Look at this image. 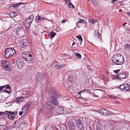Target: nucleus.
Returning a JSON list of instances; mask_svg holds the SVG:
<instances>
[{
    "mask_svg": "<svg viewBox=\"0 0 130 130\" xmlns=\"http://www.w3.org/2000/svg\"><path fill=\"white\" fill-rule=\"evenodd\" d=\"M23 32L22 29L20 27H18L16 29V33L18 36L23 34Z\"/></svg>",
    "mask_w": 130,
    "mask_h": 130,
    "instance_id": "a211bd4d",
    "label": "nucleus"
},
{
    "mask_svg": "<svg viewBox=\"0 0 130 130\" xmlns=\"http://www.w3.org/2000/svg\"><path fill=\"white\" fill-rule=\"evenodd\" d=\"M119 80H122V79L126 78V75L125 73L123 72L118 74Z\"/></svg>",
    "mask_w": 130,
    "mask_h": 130,
    "instance_id": "4468645a",
    "label": "nucleus"
},
{
    "mask_svg": "<svg viewBox=\"0 0 130 130\" xmlns=\"http://www.w3.org/2000/svg\"><path fill=\"white\" fill-rule=\"evenodd\" d=\"M12 63L14 64V59H13V60L12 61Z\"/></svg>",
    "mask_w": 130,
    "mask_h": 130,
    "instance_id": "5fc2aeb1",
    "label": "nucleus"
},
{
    "mask_svg": "<svg viewBox=\"0 0 130 130\" xmlns=\"http://www.w3.org/2000/svg\"><path fill=\"white\" fill-rule=\"evenodd\" d=\"M113 79H117L118 80H119V79H118V78H119L118 74L114 75L113 76Z\"/></svg>",
    "mask_w": 130,
    "mask_h": 130,
    "instance_id": "cd10ccee",
    "label": "nucleus"
},
{
    "mask_svg": "<svg viewBox=\"0 0 130 130\" xmlns=\"http://www.w3.org/2000/svg\"><path fill=\"white\" fill-rule=\"evenodd\" d=\"M22 57L27 61H32L34 59L33 55L29 52H24L22 54Z\"/></svg>",
    "mask_w": 130,
    "mask_h": 130,
    "instance_id": "7ed1b4c3",
    "label": "nucleus"
},
{
    "mask_svg": "<svg viewBox=\"0 0 130 130\" xmlns=\"http://www.w3.org/2000/svg\"><path fill=\"white\" fill-rule=\"evenodd\" d=\"M7 116H8V118L10 120H12L15 118V115H13L9 114H8V112L7 113Z\"/></svg>",
    "mask_w": 130,
    "mask_h": 130,
    "instance_id": "412c9836",
    "label": "nucleus"
},
{
    "mask_svg": "<svg viewBox=\"0 0 130 130\" xmlns=\"http://www.w3.org/2000/svg\"><path fill=\"white\" fill-rule=\"evenodd\" d=\"M117 1V0H113L111 1V3H114L115 2Z\"/></svg>",
    "mask_w": 130,
    "mask_h": 130,
    "instance_id": "09e8293b",
    "label": "nucleus"
},
{
    "mask_svg": "<svg viewBox=\"0 0 130 130\" xmlns=\"http://www.w3.org/2000/svg\"><path fill=\"white\" fill-rule=\"evenodd\" d=\"M51 34H52V32H50V33H48V36L50 37L51 38Z\"/></svg>",
    "mask_w": 130,
    "mask_h": 130,
    "instance_id": "a18cd8bd",
    "label": "nucleus"
},
{
    "mask_svg": "<svg viewBox=\"0 0 130 130\" xmlns=\"http://www.w3.org/2000/svg\"><path fill=\"white\" fill-rule=\"evenodd\" d=\"M6 49H13V48H7Z\"/></svg>",
    "mask_w": 130,
    "mask_h": 130,
    "instance_id": "13d9d810",
    "label": "nucleus"
},
{
    "mask_svg": "<svg viewBox=\"0 0 130 130\" xmlns=\"http://www.w3.org/2000/svg\"><path fill=\"white\" fill-rule=\"evenodd\" d=\"M22 4L21 3H18L17 4H13L10 7H12L13 8H16L18 7L20 5H21Z\"/></svg>",
    "mask_w": 130,
    "mask_h": 130,
    "instance_id": "b1692460",
    "label": "nucleus"
},
{
    "mask_svg": "<svg viewBox=\"0 0 130 130\" xmlns=\"http://www.w3.org/2000/svg\"><path fill=\"white\" fill-rule=\"evenodd\" d=\"M66 22V20L63 19L62 21V22L61 23H64Z\"/></svg>",
    "mask_w": 130,
    "mask_h": 130,
    "instance_id": "49530a36",
    "label": "nucleus"
},
{
    "mask_svg": "<svg viewBox=\"0 0 130 130\" xmlns=\"http://www.w3.org/2000/svg\"><path fill=\"white\" fill-rule=\"evenodd\" d=\"M56 35V34L55 32H52L51 36V39H52V38H54L55 36Z\"/></svg>",
    "mask_w": 130,
    "mask_h": 130,
    "instance_id": "72a5a7b5",
    "label": "nucleus"
},
{
    "mask_svg": "<svg viewBox=\"0 0 130 130\" xmlns=\"http://www.w3.org/2000/svg\"><path fill=\"white\" fill-rule=\"evenodd\" d=\"M19 123L18 121H17L15 123H14V124H15V125H17L16 126H14V127L16 128H17L18 127H19L21 126V124L20 125H18V124Z\"/></svg>",
    "mask_w": 130,
    "mask_h": 130,
    "instance_id": "f704fd0d",
    "label": "nucleus"
},
{
    "mask_svg": "<svg viewBox=\"0 0 130 130\" xmlns=\"http://www.w3.org/2000/svg\"><path fill=\"white\" fill-rule=\"evenodd\" d=\"M22 114H23V112H22V111H20L19 112V115H22Z\"/></svg>",
    "mask_w": 130,
    "mask_h": 130,
    "instance_id": "8fccbe9b",
    "label": "nucleus"
},
{
    "mask_svg": "<svg viewBox=\"0 0 130 130\" xmlns=\"http://www.w3.org/2000/svg\"><path fill=\"white\" fill-rule=\"evenodd\" d=\"M128 52H130V49H129V50H128Z\"/></svg>",
    "mask_w": 130,
    "mask_h": 130,
    "instance_id": "052dcab7",
    "label": "nucleus"
},
{
    "mask_svg": "<svg viewBox=\"0 0 130 130\" xmlns=\"http://www.w3.org/2000/svg\"><path fill=\"white\" fill-rule=\"evenodd\" d=\"M77 37L78 39L80 40L81 42L83 40V38L80 35H78Z\"/></svg>",
    "mask_w": 130,
    "mask_h": 130,
    "instance_id": "4c0bfd02",
    "label": "nucleus"
},
{
    "mask_svg": "<svg viewBox=\"0 0 130 130\" xmlns=\"http://www.w3.org/2000/svg\"><path fill=\"white\" fill-rule=\"evenodd\" d=\"M121 4V5H123V4Z\"/></svg>",
    "mask_w": 130,
    "mask_h": 130,
    "instance_id": "338daca9",
    "label": "nucleus"
},
{
    "mask_svg": "<svg viewBox=\"0 0 130 130\" xmlns=\"http://www.w3.org/2000/svg\"><path fill=\"white\" fill-rule=\"evenodd\" d=\"M68 125L69 128L71 130H74L75 128V124L72 121H69L68 123Z\"/></svg>",
    "mask_w": 130,
    "mask_h": 130,
    "instance_id": "2eb2a0df",
    "label": "nucleus"
},
{
    "mask_svg": "<svg viewBox=\"0 0 130 130\" xmlns=\"http://www.w3.org/2000/svg\"><path fill=\"white\" fill-rule=\"evenodd\" d=\"M15 63H17L18 68L20 69L23 68V67L24 65L23 61L18 58H16Z\"/></svg>",
    "mask_w": 130,
    "mask_h": 130,
    "instance_id": "6e6552de",
    "label": "nucleus"
},
{
    "mask_svg": "<svg viewBox=\"0 0 130 130\" xmlns=\"http://www.w3.org/2000/svg\"><path fill=\"white\" fill-rule=\"evenodd\" d=\"M9 62L5 60H3L1 62V64L4 69L7 71H9L11 69L9 64Z\"/></svg>",
    "mask_w": 130,
    "mask_h": 130,
    "instance_id": "0eeeda50",
    "label": "nucleus"
},
{
    "mask_svg": "<svg viewBox=\"0 0 130 130\" xmlns=\"http://www.w3.org/2000/svg\"><path fill=\"white\" fill-rule=\"evenodd\" d=\"M129 30L130 31V29H129Z\"/></svg>",
    "mask_w": 130,
    "mask_h": 130,
    "instance_id": "0e129e2a",
    "label": "nucleus"
},
{
    "mask_svg": "<svg viewBox=\"0 0 130 130\" xmlns=\"http://www.w3.org/2000/svg\"><path fill=\"white\" fill-rule=\"evenodd\" d=\"M99 112L101 115L106 116L107 110L105 109L102 108L99 110Z\"/></svg>",
    "mask_w": 130,
    "mask_h": 130,
    "instance_id": "6ab92c4d",
    "label": "nucleus"
},
{
    "mask_svg": "<svg viewBox=\"0 0 130 130\" xmlns=\"http://www.w3.org/2000/svg\"><path fill=\"white\" fill-rule=\"evenodd\" d=\"M126 13L127 14L128 16L130 17V12H127Z\"/></svg>",
    "mask_w": 130,
    "mask_h": 130,
    "instance_id": "603ef678",
    "label": "nucleus"
},
{
    "mask_svg": "<svg viewBox=\"0 0 130 130\" xmlns=\"http://www.w3.org/2000/svg\"><path fill=\"white\" fill-rule=\"evenodd\" d=\"M80 92L81 93L84 92L85 93H87L88 92H89L90 91V90H89L88 89H85L80 91Z\"/></svg>",
    "mask_w": 130,
    "mask_h": 130,
    "instance_id": "c85d7f7f",
    "label": "nucleus"
},
{
    "mask_svg": "<svg viewBox=\"0 0 130 130\" xmlns=\"http://www.w3.org/2000/svg\"><path fill=\"white\" fill-rule=\"evenodd\" d=\"M40 16H37L35 18V20L37 21L40 20Z\"/></svg>",
    "mask_w": 130,
    "mask_h": 130,
    "instance_id": "58836bf2",
    "label": "nucleus"
},
{
    "mask_svg": "<svg viewBox=\"0 0 130 130\" xmlns=\"http://www.w3.org/2000/svg\"><path fill=\"white\" fill-rule=\"evenodd\" d=\"M15 52V49H6L5 51V56L6 58L11 57Z\"/></svg>",
    "mask_w": 130,
    "mask_h": 130,
    "instance_id": "20e7f679",
    "label": "nucleus"
},
{
    "mask_svg": "<svg viewBox=\"0 0 130 130\" xmlns=\"http://www.w3.org/2000/svg\"><path fill=\"white\" fill-rule=\"evenodd\" d=\"M38 74H37L36 75L35 78L37 81L41 82L44 79V75L43 74H40L39 73H38Z\"/></svg>",
    "mask_w": 130,
    "mask_h": 130,
    "instance_id": "9d476101",
    "label": "nucleus"
},
{
    "mask_svg": "<svg viewBox=\"0 0 130 130\" xmlns=\"http://www.w3.org/2000/svg\"><path fill=\"white\" fill-rule=\"evenodd\" d=\"M126 24V23H124L122 25L123 27H125Z\"/></svg>",
    "mask_w": 130,
    "mask_h": 130,
    "instance_id": "3c124183",
    "label": "nucleus"
},
{
    "mask_svg": "<svg viewBox=\"0 0 130 130\" xmlns=\"http://www.w3.org/2000/svg\"><path fill=\"white\" fill-rule=\"evenodd\" d=\"M113 113L112 112L109 110H107L106 116L108 115H113Z\"/></svg>",
    "mask_w": 130,
    "mask_h": 130,
    "instance_id": "7c9ffc66",
    "label": "nucleus"
},
{
    "mask_svg": "<svg viewBox=\"0 0 130 130\" xmlns=\"http://www.w3.org/2000/svg\"><path fill=\"white\" fill-rule=\"evenodd\" d=\"M129 48H130V44H126L124 47V49H129Z\"/></svg>",
    "mask_w": 130,
    "mask_h": 130,
    "instance_id": "2f4dec72",
    "label": "nucleus"
},
{
    "mask_svg": "<svg viewBox=\"0 0 130 130\" xmlns=\"http://www.w3.org/2000/svg\"><path fill=\"white\" fill-rule=\"evenodd\" d=\"M42 109H40V111H39V112H41L42 111Z\"/></svg>",
    "mask_w": 130,
    "mask_h": 130,
    "instance_id": "bf43d9fd",
    "label": "nucleus"
},
{
    "mask_svg": "<svg viewBox=\"0 0 130 130\" xmlns=\"http://www.w3.org/2000/svg\"><path fill=\"white\" fill-rule=\"evenodd\" d=\"M120 70L119 69L117 70H115L113 71L114 72L116 73L117 74L119 73Z\"/></svg>",
    "mask_w": 130,
    "mask_h": 130,
    "instance_id": "79ce46f5",
    "label": "nucleus"
},
{
    "mask_svg": "<svg viewBox=\"0 0 130 130\" xmlns=\"http://www.w3.org/2000/svg\"><path fill=\"white\" fill-rule=\"evenodd\" d=\"M65 66V64H61L58 63V64H55L54 66V68L55 69L60 70L62 68H63Z\"/></svg>",
    "mask_w": 130,
    "mask_h": 130,
    "instance_id": "ddd939ff",
    "label": "nucleus"
},
{
    "mask_svg": "<svg viewBox=\"0 0 130 130\" xmlns=\"http://www.w3.org/2000/svg\"><path fill=\"white\" fill-rule=\"evenodd\" d=\"M11 114V115H15H15H16V113H15V112H11L10 111H9L8 112V114Z\"/></svg>",
    "mask_w": 130,
    "mask_h": 130,
    "instance_id": "473e14b6",
    "label": "nucleus"
},
{
    "mask_svg": "<svg viewBox=\"0 0 130 130\" xmlns=\"http://www.w3.org/2000/svg\"><path fill=\"white\" fill-rule=\"evenodd\" d=\"M48 96L50 100L47 101L45 105V109L48 110L52 109L55 106H57L59 104L57 98L58 92L53 88L50 87L48 89Z\"/></svg>",
    "mask_w": 130,
    "mask_h": 130,
    "instance_id": "f257e3e1",
    "label": "nucleus"
},
{
    "mask_svg": "<svg viewBox=\"0 0 130 130\" xmlns=\"http://www.w3.org/2000/svg\"><path fill=\"white\" fill-rule=\"evenodd\" d=\"M85 20L80 19V20L77 22L76 23V25L77 27H78V23H85Z\"/></svg>",
    "mask_w": 130,
    "mask_h": 130,
    "instance_id": "a878e982",
    "label": "nucleus"
},
{
    "mask_svg": "<svg viewBox=\"0 0 130 130\" xmlns=\"http://www.w3.org/2000/svg\"><path fill=\"white\" fill-rule=\"evenodd\" d=\"M32 103L29 102L27 103L22 108V110L23 111L26 112L28 110V108L30 106Z\"/></svg>",
    "mask_w": 130,
    "mask_h": 130,
    "instance_id": "f8f14e48",
    "label": "nucleus"
},
{
    "mask_svg": "<svg viewBox=\"0 0 130 130\" xmlns=\"http://www.w3.org/2000/svg\"><path fill=\"white\" fill-rule=\"evenodd\" d=\"M88 1H89V0H88Z\"/></svg>",
    "mask_w": 130,
    "mask_h": 130,
    "instance_id": "774afa93",
    "label": "nucleus"
},
{
    "mask_svg": "<svg viewBox=\"0 0 130 130\" xmlns=\"http://www.w3.org/2000/svg\"><path fill=\"white\" fill-rule=\"evenodd\" d=\"M6 86L5 89L4 90L2 91V92L4 91V92L9 94L11 92V88L9 85H7Z\"/></svg>",
    "mask_w": 130,
    "mask_h": 130,
    "instance_id": "f3484780",
    "label": "nucleus"
},
{
    "mask_svg": "<svg viewBox=\"0 0 130 130\" xmlns=\"http://www.w3.org/2000/svg\"><path fill=\"white\" fill-rule=\"evenodd\" d=\"M119 88L120 90L125 92L128 91L130 89V85L129 84H124L120 85Z\"/></svg>",
    "mask_w": 130,
    "mask_h": 130,
    "instance_id": "423d86ee",
    "label": "nucleus"
},
{
    "mask_svg": "<svg viewBox=\"0 0 130 130\" xmlns=\"http://www.w3.org/2000/svg\"><path fill=\"white\" fill-rule=\"evenodd\" d=\"M34 19L33 15H31L27 18L25 21L24 25L27 28H29L31 22Z\"/></svg>",
    "mask_w": 130,
    "mask_h": 130,
    "instance_id": "39448f33",
    "label": "nucleus"
},
{
    "mask_svg": "<svg viewBox=\"0 0 130 130\" xmlns=\"http://www.w3.org/2000/svg\"><path fill=\"white\" fill-rule=\"evenodd\" d=\"M121 4V5H123V4Z\"/></svg>",
    "mask_w": 130,
    "mask_h": 130,
    "instance_id": "69168bd1",
    "label": "nucleus"
},
{
    "mask_svg": "<svg viewBox=\"0 0 130 130\" xmlns=\"http://www.w3.org/2000/svg\"><path fill=\"white\" fill-rule=\"evenodd\" d=\"M22 97L21 96L20 97H18L16 99V100L17 101V103H19L20 102V100L21 99H22Z\"/></svg>",
    "mask_w": 130,
    "mask_h": 130,
    "instance_id": "e433bc0d",
    "label": "nucleus"
},
{
    "mask_svg": "<svg viewBox=\"0 0 130 130\" xmlns=\"http://www.w3.org/2000/svg\"><path fill=\"white\" fill-rule=\"evenodd\" d=\"M8 127L5 125H0V130H8Z\"/></svg>",
    "mask_w": 130,
    "mask_h": 130,
    "instance_id": "aec40b11",
    "label": "nucleus"
},
{
    "mask_svg": "<svg viewBox=\"0 0 130 130\" xmlns=\"http://www.w3.org/2000/svg\"><path fill=\"white\" fill-rule=\"evenodd\" d=\"M108 97H107L108 98H111L112 99H116L118 98L117 97L115 96L112 94L108 95Z\"/></svg>",
    "mask_w": 130,
    "mask_h": 130,
    "instance_id": "bb28decb",
    "label": "nucleus"
},
{
    "mask_svg": "<svg viewBox=\"0 0 130 130\" xmlns=\"http://www.w3.org/2000/svg\"><path fill=\"white\" fill-rule=\"evenodd\" d=\"M69 81L71 83H73L74 81V78L72 75H69L68 78Z\"/></svg>",
    "mask_w": 130,
    "mask_h": 130,
    "instance_id": "4be33fe9",
    "label": "nucleus"
},
{
    "mask_svg": "<svg viewBox=\"0 0 130 130\" xmlns=\"http://www.w3.org/2000/svg\"><path fill=\"white\" fill-rule=\"evenodd\" d=\"M75 123L77 126L81 130L84 129L83 123L80 119H77L75 120Z\"/></svg>",
    "mask_w": 130,
    "mask_h": 130,
    "instance_id": "1a4fd4ad",
    "label": "nucleus"
},
{
    "mask_svg": "<svg viewBox=\"0 0 130 130\" xmlns=\"http://www.w3.org/2000/svg\"><path fill=\"white\" fill-rule=\"evenodd\" d=\"M75 44V43L74 42H73V44H72V46H73Z\"/></svg>",
    "mask_w": 130,
    "mask_h": 130,
    "instance_id": "4d7b16f0",
    "label": "nucleus"
},
{
    "mask_svg": "<svg viewBox=\"0 0 130 130\" xmlns=\"http://www.w3.org/2000/svg\"><path fill=\"white\" fill-rule=\"evenodd\" d=\"M112 59L113 63L117 65L122 64L124 61L123 57L120 54H116L114 55Z\"/></svg>",
    "mask_w": 130,
    "mask_h": 130,
    "instance_id": "f03ea898",
    "label": "nucleus"
},
{
    "mask_svg": "<svg viewBox=\"0 0 130 130\" xmlns=\"http://www.w3.org/2000/svg\"><path fill=\"white\" fill-rule=\"evenodd\" d=\"M101 126V125L100 124H97L96 126V129L95 130H103Z\"/></svg>",
    "mask_w": 130,
    "mask_h": 130,
    "instance_id": "393cba45",
    "label": "nucleus"
},
{
    "mask_svg": "<svg viewBox=\"0 0 130 130\" xmlns=\"http://www.w3.org/2000/svg\"><path fill=\"white\" fill-rule=\"evenodd\" d=\"M8 111H7L5 112H0V115H6L7 116V113Z\"/></svg>",
    "mask_w": 130,
    "mask_h": 130,
    "instance_id": "c756f323",
    "label": "nucleus"
},
{
    "mask_svg": "<svg viewBox=\"0 0 130 130\" xmlns=\"http://www.w3.org/2000/svg\"><path fill=\"white\" fill-rule=\"evenodd\" d=\"M56 112L60 114H65L66 113V110L63 107H59L57 108Z\"/></svg>",
    "mask_w": 130,
    "mask_h": 130,
    "instance_id": "9b49d317",
    "label": "nucleus"
},
{
    "mask_svg": "<svg viewBox=\"0 0 130 130\" xmlns=\"http://www.w3.org/2000/svg\"><path fill=\"white\" fill-rule=\"evenodd\" d=\"M6 86H2L0 87V91H1L4 88H5Z\"/></svg>",
    "mask_w": 130,
    "mask_h": 130,
    "instance_id": "ea45409f",
    "label": "nucleus"
},
{
    "mask_svg": "<svg viewBox=\"0 0 130 130\" xmlns=\"http://www.w3.org/2000/svg\"><path fill=\"white\" fill-rule=\"evenodd\" d=\"M68 5L70 7H71L70 6H71L72 8H74V6L73 5L71 2H70V3H69Z\"/></svg>",
    "mask_w": 130,
    "mask_h": 130,
    "instance_id": "a19ab883",
    "label": "nucleus"
},
{
    "mask_svg": "<svg viewBox=\"0 0 130 130\" xmlns=\"http://www.w3.org/2000/svg\"><path fill=\"white\" fill-rule=\"evenodd\" d=\"M20 45L22 47L26 46L27 44V40L26 39L21 40L20 42Z\"/></svg>",
    "mask_w": 130,
    "mask_h": 130,
    "instance_id": "dca6fc26",
    "label": "nucleus"
},
{
    "mask_svg": "<svg viewBox=\"0 0 130 130\" xmlns=\"http://www.w3.org/2000/svg\"><path fill=\"white\" fill-rule=\"evenodd\" d=\"M98 34H99V36H100V34H99V32H98Z\"/></svg>",
    "mask_w": 130,
    "mask_h": 130,
    "instance_id": "e2e57ef3",
    "label": "nucleus"
},
{
    "mask_svg": "<svg viewBox=\"0 0 130 130\" xmlns=\"http://www.w3.org/2000/svg\"><path fill=\"white\" fill-rule=\"evenodd\" d=\"M13 14H14V15L13 16H12L14 17V16H16L15 14V13H14V12H13L10 13V15H12Z\"/></svg>",
    "mask_w": 130,
    "mask_h": 130,
    "instance_id": "37998d69",
    "label": "nucleus"
},
{
    "mask_svg": "<svg viewBox=\"0 0 130 130\" xmlns=\"http://www.w3.org/2000/svg\"><path fill=\"white\" fill-rule=\"evenodd\" d=\"M92 23H95V22H94V20H91L90 21Z\"/></svg>",
    "mask_w": 130,
    "mask_h": 130,
    "instance_id": "de8ad7c7",
    "label": "nucleus"
},
{
    "mask_svg": "<svg viewBox=\"0 0 130 130\" xmlns=\"http://www.w3.org/2000/svg\"><path fill=\"white\" fill-rule=\"evenodd\" d=\"M81 93L80 91L78 92V93L77 94V95H76V98L78 99H81L83 100H85L86 99V98H84L81 96Z\"/></svg>",
    "mask_w": 130,
    "mask_h": 130,
    "instance_id": "5701e85b",
    "label": "nucleus"
},
{
    "mask_svg": "<svg viewBox=\"0 0 130 130\" xmlns=\"http://www.w3.org/2000/svg\"><path fill=\"white\" fill-rule=\"evenodd\" d=\"M65 2H66V3H65V4H66V5H67V4L68 3H68V1H67V0H66V1H65Z\"/></svg>",
    "mask_w": 130,
    "mask_h": 130,
    "instance_id": "864d4df0",
    "label": "nucleus"
},
{
    "mask_svg": "<svg viewBox=\"0 0 130 130\" xmlns=\"http://www.w3.org/2000/svg\"><path fill=\"white\" fill-rule=\"evenodd\" d=\"M45 19V18H44L40 17V20H43Z\"/></svg>",
    "mask_w": 130,
    "mask_h": 130,
    "instance_id": "c03bdc74",
    "label": "nucleus"
},
{
    "mask_svg": "<svg viewBox=\"0 0 130 130\" xmlns=\"http://www.w3.org/2000/svg\"><path fill=\"white\" fill-rule=\"evenodd\" d=\"M67 74L68 73L69 74H71V72H70L69 71H68L67 72Z\"/></svg>",
    "mask_w": 130,
    "mask_h": 130,
    "instance_id": "6e6d98bb",
    "label": "nucleus"
},
{
    "mask_svg": "<svg viewBox=\"0 0 130 130\" xmlns=\"http://www.w3.org/2000/svg\"><path fill=\"white\" fill-rule=\"evenodd\" d=\"M76 56L78 58H81V56L80 54L78 53H76L75 54Z\"/></svg>",
    "mask_w": 130,
    "mask_h": 130,
    "instance_id": "c9c22d12",
    "label": "nucleus"
},
{
    "mask_svg": "<svg viewBox=\"0 0 130 130\" xmlns=\"http://www.w3.org/2000/svg\"><path fill=\"white\" fill-rule=\"evenodd\" d=\"M15 113H16V115L17 112V111H15Z\"/></svg>",
    "mask_w": 130,
    "mask_h": 130,
    "instance_id": "680f3d73",
    "label": "nucleus"
}]
</instances>
